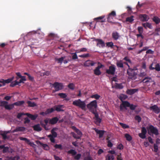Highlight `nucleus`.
I'll return each instance as SVG.
<instances>
[{"label":"nucleus","mask_w":160,"mask_h":160,"mask_svg":"<svg viewBox=\"0 0 160 160\" xmlns=\"http://www.w3.org/2000/svg\"><path fill=\"white\" fill-rule=\"evenodd\" d=\"M138 72V69L136 67H134L133 69L131 68H128L127 70V73L128 75L129 78L132 80L136 79Z\"/></svg>","instance_id":"nucleus-1"},{"label":"nucleus","mask_w":160,"mask_h":160,"mask_svg":"<svg viewBox=\"0 0 160 160\" xmlns=\"http://www.w3.org/2000/svg\"><path fill=\"white\" fill-rule=\"evenodd\" d=\"M87 107L92 113L96 112V109L97 107V101L94 100L91 102L87 105Z\"/></svg>","instance_id":"nucleus-2"},{"label":"nucleus","mask_w":160,"mask_h":160,"mask_svg":"<svg viewBox=\"0 0 160 160\" xmlns=\"http://www.w3.org/2000/svg\"><path fill=\"white\" fill-rule=\"evenodd\" d=\"M73 105L79 107L82 110H85L86 104L85 101H82L81 99H78L75 100L72 102Z\"/></svg>","instance_id":"nucleus-3"},{"label":"nucleus","mask_w":160,"mask_h":160,"mask_svg":"<svg viewBox=\"0 0 160 160\" xmlns=\"http://www.w3.org/2000/svg\"><path fill=\"white\" fill-rule=\"evenodd\" d=\"M147 129L148 134L150 135L152 134H154L156 136H157L159 134L158 129L152 125H150Z\"/></svg>","instance_id":"nucleus-4"},{"label":"nucleus","mask_w":160,"mask_h":160,"mask_svg":"<svg viewBox=\"0 0 160 160\" xmlns=\"http://www.w3.org/2000/svg\"><path fill=\"white\" fill-rule=\"evenodd\" d=\"M52 86L55 89L53 92H55L59 90H61L63 89V85L62 83H59L57 82H55L52 84Z\"/></svg>","instance_id":"nucleus-5"},{"label":"nucleus","mask_w":160,"mask_h":160,"mask_svg":"<svg viewBox=\"0 0 160 160\" xmlns=\"http://www.w3.org/2000/svg\"><path fill=\"white\" fill-rule=\"evenodd\" d=\"M116 68L114 65H112L109 67V69L106 70V73L108 74L114 75L115 74Z\"/></svg>","instance_id":"nucleus-6"},{"label":"nucleus","mask_w":160,"mask_h":160,"mask_svg":"<svg viewBox=\"0 0 160 160\" xmlns=\"http://www.w3.org/2000/svg\"><path fill=\"white\" fill-rule=\"evenodd\" d=\"M116 12L115 11H112L111 13H109L107 17V21L112 24L115 23V22H112V20L113 17L116 16Z\"/></svg>","instance_id":"nucleus-7"},{"label":"nucleus","mask_w":160,"mask_h":160,"mask_svg":"<svg viewBox=\"0 0 160 160\" xmlns=\"http://www.w3.org/2000/svg\"><path fill=\"white\" fill-rule=\"evenodd\" d=\"M130 103L127 101H122V103L120 106V111H122L123 108L126 109V107H129L130 106Z\"/></svg>","instance_id":"nucleus-8"},{"label":"nucleus","mask_w":160,"mask_h":160,"mask_svg":"<svg viewBox=\"0 0 160 160\" xmlns=\"http://www.w3.org/2000/svg\"><path fill=\"white\" fill-rule=\"evenodd\" d=\"M147 133V131L146 128L142 127L141 128V133L138 134V136L141 138L144 139L146 137V134Z\"/></svg>","instance_id":"nucleus-9"},{"label":"nucleus","mask_w":160,"mask_h":160,"mask_svg":"<svg viewBox=\"0 0 160 160\" xmlns=\"http://www.w3.org/2000/svg\"><path fill=\"white\" fill-rule=\"evenodd\" d=\"M149 108L151 110L157 114L160 112V108L158 107L157 105H154L151 106Z\"/></svg>","instance_id":"nucleus-10"},{"label":"nucleus","mask_w":160,"mask_h":160,"mask_svg":"<svg viewBox=\"0 0 160 160\" xmlns=\"http://www.w3.org/2000/svg\"><path fill=\"white\" fill-rule=\"evenodd\" d=\"M8 102L7 101H3L1 102V105L4 107L5 109L8 110L12 109L11 104H8Z\"/></svg>","instance_id":"nucleus-11"},{"label":"nucleus","mask_w":160,"mask_h":160,"mask_svg":"<svg viewBox=\"0 0 160 160\" xmlns=\"http://www.w3.org/2000/svg\"><path fill=\"white\" fill-rule=\"evenodd\" d=\"M139 18L141 21L142 22L147 21L149 19L148 16L146 14H141Z\"/></svg>","instance_id":"nucleus-12"},{"label":"nucleus","mask_w":160,"mask_h":160,"mask_svg":"<svg viewBox=\"0 0 160 160\" xmlns=\"http://www.w3.org/2000/svg\"><path fill=\"white\" fill-rule=\"evenodd\" d=\"M49 118H46L44 120V122H45V124L43 123V122H41L40 124L41 125L42 127L44 128L46 130H49V128L47 127V125L48 123H49Z\"/></svg>","instance_id":"nucleus-13"},{"label":"nucleus","mask_w":160,"mask_h":160,"mask_svg":"<svg viewBox=\"0 0 160 160\" xmlns=\"http://www.w3.org/2000/svg\"><path fill=\"white\" fill-rule=\"evenodd\" d=\"M95 41L98 42L97 46L99 48H103L105 46V44L104 41L102 39H97Z\"/></svg>","instance_id":"nucleus-14"},{"label":"nucleus","mask_w":160,"mask_h":160,"mask_svg":"<svg viewBox=\"0 0 160 160\" xmlns=\"http://www.w3.org/2000/svg\"><path fill=\"white\" fill-rule=\"evenodd\" d=\"M95 62H94L93 61L88 60L85 62L84 63V66L85 67H90V66H93L95 64Z\"/></svg>","instance_id":"nucleus-15"},{"label":"nucleus","mask_w":160,"mask_h":160,"mask_svg":"<svg viewBox=\"0 0 160 160\" xmlns=\"http://www.w3.org/2000/svg\"><path fill=\"white\" fill-rule=\"evenodd\" d=\"M59 120L58 118L57 117H54L52 118H49V124L52 125L56 124Z\"/></svg>","instance_id":"nucleus-16"},{"label":"nucleus","mask_w":160,"mask_h":160,"mask_svg":"<svg viewBox=\"0 0 160 160\" xmlns=\"http://www.w3.org/2000/svg\"><path fill=\"white\" fill-rule=\"evenodd\" d=\"M24 103V101H18L15 102L12 104H11L12 109H13L14 107V106H20L23 104Z\"/></svg>","instance_id":"nucleus-17"},{"label":"nucleus","mask_w":160,"mask_h":160,"mask_svg":"<svg viewBox=\"0 0 160 160\" xmlns=\"http://www.w3.org/2000/svg\"><path fill=\"white\" fill-rule=\"evenodd\" d=\"M138 90L136 89H128L126 91L127 94L132 95L138 91Z\"/></svg>","instance_id":"nucleus-18"},{"label":"nucleus","mask_w":160,"mask_h":160,"mask_svg":"<svg viewBox=\"0 0 160 160\" xmlns=\"http://www.w3.org/2000/svg\"><path fill=\"white\" fill-rule=\"evenodd\" d=\"M63 108V105H56L54 107V108L55 109V110L57 112H63L64 111V110L62 109V108Z\"/></svg>","instance_id":"nucleus-19"},{"label":"nucleus","mask_w":160,"mask_h":160,"mask_svg":"<svg viewBox=\"0 0 160 160\" xmlns=\"http://www.w3.org/2000/svg\"><path fill=\"white\" fill-rule=\"evenodd\" d=\"M93 114L94 115L95 118V123L96 124L100 123L101 122V119L99 118V115L98 113L97 112H94Z\"/></svg>","instance_id":"nucleus-20"},{"label":"nucleus","mask_w":160,"mask_h":160,"mask_svg":"<svg viewBox=\"0 0 160 160\" xmlns=\"http://www.w3.org/2000/svg\"><path fill=\"white\" fill-rule=\"evenodd\" d=\"M37 143L38 144H39L43 148L46 150H48L49 149V147L48 145L45 144H43L39 141H37Z\"/></svg>","instance_id":"nucleus-21"},{"label":"nucleus","mask_w":160,"mask_h":160,"mask_svg":"<svg viewBox=\"0 0 160 160\" xmlns=\"http://www.w3.org/2000/svg\"><path fill=\"white\" fill-rule=\"evenodd\" d=\"M112 35L113 39L115 40H117L120 37L119 34L117 32H113Z\"/></svg>","instance_id":"nucleus-22"},{"label":"nucleus","mask_w":160,"mask_h":160,"mask_svg":"<svg viewBox=\"0 0 160 160\" xmlns=\"http://www.w3.org/2000/svg\"><path fill=\"white\" fill-rule=\"evenodd\" d=\"M26 115H27L32 120H35L38 116V115L37 114L33 115L29 113H26Z\"/></svg>","instance_id":"nucleus-23"},{"label":"nucleus","mask_w":160,"mask_h":160,"mask_svg":"<svg viewBox=\"0 0 160 160\" xmlns=\"http://www.w3.org/2000/svg\"><path fill=\"white\" fill-rule=\"evenodd\" d=\"M105 16L104 15L100 17L95 18L94 19L95 20H97L98 22H99V20H101L100 22H105L106 21V19L104 18Z\"/></svg>","instance_id":"nucleus-24"},{"label":"nucleus","mask_w":160,"mask_h":160,"mask_svg":"<svg viewBox=\"0 0 160 160\" xmlns=\"http://www.w3.org/2000/svg\"><path fill=\"white\" fill-rule=\"evenodd\" d=\"M20 157L19 155H16L13 157H7L5 160H19Z\"/></svg>","instance_id":"nucleus-25"},{"label":"nucleus","mask_w":160,"mask_h":160,"mask_svg":"<svg viewBox=\"0 0 160 160\" xmlns=\"http://www.w3.org/2000/svg\"><path fill=\"white\" fill-rule=\"evenodd\" d=\"M58 130V128H53L51 131V135L54 137H57V134L56 132V131Z\"/></svg>","instance_id":"nucleus-26"},{"label":"nucleus","mask_w":160,"mask_h":160,"mask_svg":"<svg viewBox=\"0 0 160 160\" xmlns=\"http://www.w3.org/2000/svg\"><path fill=\"white\" fill-rule=\"evenodd\" d=\"M95 131L96 132L97 134H99V138H101L102 137L104 134V133L105 132L104 131L98 130V129H97L95 130Z\"/></svg>","instance_id":"nucleus-27"},{"label":"nucleus","mask_w":160,"mask_h":160,"mask_svg":"<svg viewBox=\"0 0 160 160\" xmlns=\"http://www.w3.org/2000/svg\"><path fill=\"white\" fill-rule=\"evenodd\" d=\"M26 128L24 127H18L13 130L12 131L13 132H17L18 131H23L25 130Z\"/></svg>","instance_id":"nucleus-28"},{"label":"nucleus","mask_w":160,"mask_h":160,"mask_svg":"<svg viewBox=\"0 0 160 160\" xmlns=\"http://www.w3.org/2000/svg\"><path fill=\"white\" fill-rule=\"evenodd\" d=\"M33 128L34 130L39 132L40 131L42 130V129L40 127V125L39 124H37L35 125H34L33 127Z\"/></svg>","instance_id":"nucleus-29"},{"label":"nucleus","mask_w":160,"mask_h":160,"mask_svg":"<svg viewBox=\"0 0 160 160\" xmlns=\"http://www.w3.org/2000/svg\"><path fill=\"white\" fill-rule=\"evenodd\" d=\"M152 81L153 80L151 78L149 77H146L142 80L143 82L145 83H146L148 82H152Z\"/></svg>","instance_id":"nucleus-30"},{"label":"nucleus","mask_w":160,"mask_h":160,"mask_svg":"<svg viewBox=\"0 0 160 160\" xmlns=\"http://www.w3.org/2000/svg\"><path fill=\"white\" fill-rule=\"evenodd\" d=\"M134 17L133 16H131L129 17H127L126 19V22H129L132 23L134 20L133 18Z\"/></svg>","instance_id":"nucleus-31"},{"label":"nucleus","mask_w":160,"mask_h":160,"mask_svg":"<svg viewBox=\"0 0 160 160\" xmlns=\"http://www.w3.org/2000/svg\"><path fill=\"white\" fill-rule=\"evenodd\" d=\"M142 25L146 29H147V28L151 29L152 28V26L151 24L148 22L142 23Z\"/></svg>","instance_id":"nucleus-32"},{"label":"nucleus","mask_w":160,"mask_h":160,"mask_svg":"<svg viewBox=\"0 0 160 160\" xmlns=\"http://www.w3.org/2000/svg\"><path fill=\"white\" fill-rule=\"evenodd\" d=\"M94 74L96 75L99 76L101 74L100 69L97 67L94 70Z\"/></svg>","instance_id":"nucleus-33"},{"label":"nucleus","mask_w":160,"mask_h":160,"mask_svg":"<svg viewBox=\"0 0 160 160\" xmlns=\"http://www.w3.org/2000/svg\"><path fill=\"white\" fill-rule=\"evenodd\" d=\"M66 58L65 56L62 57L60 58H56L55 60L56 61H57L58 63H62L63 60Z\"/></svg>","instance_id":"nucleus-34"},{"label":"nucleus","mask_w":160,"mask_h":160,"mask_svg":"<svg viewBox=\"0 0 160 160\" xmlns=\"http://www.w3.org/2000/svg\"><path fill=\"white\" fill-rule=\"evenodd\" d=\"M152 20L157 24L160 23V19L158 17L155 16L152 18Z\"/></svg>","instance_id":"nucleus-35"},{"label":"nucleus","mask_w":160,"mask_h":160,"mask_svg":"<svg viewBox=\"0 0 160 160\" xmlns=\"http://www.w3.org/2000/svg\"><path fill=\"white\" fill-rule=\"evenodd\" d=\"M106 45L108 47H110L111 48H112L114 46V47L117 48V50L119 48V47L117 45H114L113 43L112 42H110L106 43Z\"/></svg>","instance_id":"nucleus-36"},{"label":"nucleus","mask_w":160,"mask_h":160,"mask_svg":"<svg viewBox=\"0 0 160 160\" xmlns=\"http://www.w3.org/2000/svg\"><path fill=\"white\" fill-rule=\"evenodd\" d=\"M115 88L116 89H122L123 88V86L122 83H116L115 84Z\"/></svg>","instance_id":"nucleus-37"},{"label":"nucleus","mask_w":160,"mask_h":160,"mask_svg":"<svg viewBox=\"0 0 160 160\" xmlns=\"http://www.w3.org/2000/svg\"><path fill=\"white\" fill-rule=\"evenodd\" d=\"M106 160H114V156L112 155L108 154L106 157Z\"/></svg>","instance_id":"nucleus-38"},{"label":"nucleus","mask_w":160,"mask_h":160,"mask_svg":"<svg viewBox=\"0 0 160 160\" xmlns=\"http://www.w3.org/2000/svg\"><path fill=\"white\" fill-rule=\"evenodd\" d=\"M116 65L118 68H123L124 67L122 61L121 60L117 62Z\"/></svg>","instance_id":"nucleus-39"},{"label":"nucleus","mask_w":160,"mask_h":160,"mask_svg":"<svg viewBox=\"0 0 160 160\" xmlns=\"http://www.w3.org/2000/svg\"><path fill=\"white\" fill-rule=\"evenodd\" d=\"M27 103L28 104V106L30 107H34L36 106V104L34 102H32L30 101H28Z\"/></svg>","instance_id":"nucleus-40"},{"label":"nucleus","mask_w":160,"mask_h":160,"mask_svg":"<svg viewBox=\"0 0 160 160\" xmlns=\"http://www.w3.org/2000/svg\"><path fill=\"white\" fill-rule=\"evenodd\" d=\"M125 137L126 138V140L128 141H130L132 140V138L131 136L128 133L125 134Z\"/></svg>","instance_id":"nucleus-41"},{"label":"nucleus","mask_w":160,"mask_h":160,"mask_svg":"<svg viewBox=\"0 0 160 160\" xmlns=\"http://www.w3.org/2000/svg\"><path fill=\"white\" fill-rule=\"evenodd\" d=\"M119 125L121 126L123 129L128 128H129L128 125L122 122H119Z\"/></svg>","instance_id":"nucleus-42"},{"label":"nucleus","mask_w":160,"mask_h":160,"mask_svg":"<svg viewBox=\"0 0 160 160\" xmlns=\"http://www.w3.org/2000/svg\"><path fill=\"white\" fill-rule=\"evenodd\" d=\"M48 137L49 138L50 140L52 142L54 143L55 142V140L54 138L56 137H54L51 134L48 135Z\"/></svg>","instance_id":"nucleus-43"},{"label":"nucleus","mask_w":160,"mask_h":160,"mask_svg":"<svg viewBox=\"0 0 160 160\" xmlns=\"http://www.w3.org/2000/svg\"><path fill=\"white\" fill-rule=\"evenodd\" d=\"M54 111V110L53 108L48 109H47V110L46 111V114H47V115L50 113H51L52 112H53Z\"/></svg>","instance_id":"nucleus-44"},{"label":"nucleus","mask_w":160,"mask_h":160,"mask_svg":"<svg viewBox=\"0 0 160 160\" xmlns=\"http://www.w3.org/2000/svg\"><path fill=\"white\" fill-rule=\"evenodd\" d=\"M58 95L62 98H65L67 97V95L66 93H58Z\"/></svg>","instance_id":"nucleus-45"},{"label":"nucleus","mask_w":160,"mask_h":160,"mask_svg":"<svg viewBox=\"0 0 160 160\" xmlns=\"http://www.w3.org/2000/svg\"><path fill=\"white\" fill-rule=\"evenodd\" d=\"M68 87L70 89L73 90L74 89L75 85L73 83H70L68 86Z\"/></svg>","instance_id":"nucleus-46"},{"label":"nucleus","mask_w":160,"mask_h":160,"mask_svg":"<svg viewBox=\"0 0 160 160\" xmlns=\"http://www.w3.org/2000/svg\"><path fill=\"white\" fill-rule=\"evenodd\" d=\"M19 139L21 140L25 141L27 143H28L30 142V140L25 138L20 137L19 138Z\"/></svg>","instance_id":"nucleus-47"},{"label":"nucleus","mask_w":160,"mask_h":160,"mask_svg":"<svg viewBox=\"0 0 160 160\" xmlns=\"http://www.w3.org/2000/svg\"><path fill=\"white\" fill-rule=\"evenodd\" d=\"M127 98V95L122 94L120 96V99L122 102L123 100H124Z\"/></svg>","instance_id":"nucleus-48"},{"label":"nucleus","mask_w":160,"mask_h":160,"mask_svg":"<svg viewBox=\"0 0 160 160\" xmlns=\"http://www.w3.org/2000/svg\"><path fill=\"white\" fill-rule=\"evenodd\" d=\"M138 30L139 34H142L143 32V28L142 27H138Z\"/></svg>","instance_id":"nucleus-49"},{"label":"nucleus","mask_w":160,"mask_h":160,"mask_svg":"<svg viewBox=\"0 0 160 160\" xmlns=\"http://www.w3.org/2000/svg\"><path fill=\"white\" fill-rule=\"evenodd\" d=\"M68 153L69 154H72V155H74L76 154L77 152L74 150L71 149L68 151Z\"/></svg>","instance_id":"nucleus-50"},{"label":"nucleus","mask_w":160,"mask_h":160,"mask_svg":"<svg viewBox=\"0 0 160 160\" xmlns=\"http://www.w3.org/2000/svg\"><path fill=\"white\" fill-rule=\"evenodd\" d=\"M100 97V96L98 94L93 95L91 96V98H94L96 99H98Z\"/></svg>","instance_id":"nucleus-51"},{"label":"nucleus","mask_w":160,"mask_h":160,"mask_svg":"<svg viewBox=\"0 0 160 160\" xmlns=\"http://www.w3.org/2000/svg\"><path fill=\"white\" fill-rule=\"evenodd\" d=\"M54 147L56 149H59L60 150H62V145L61 144H55Z\"/></svg>","instance_id":"nucleus-52"},{"label":"nucleus","mask_w":160,"mask_h":160,"mask_svg":"<svg viewBox=\"0 0 160 160\" xmlns=\"http://www.w3.org/2000/svg\"><path fill=\"white\" fill-rule=\"evenodd\" d=\"M123 60H125V61L128 62H129L130 63H132V62H131V60L127 56L123 58Z\"/></svg>","instance_id":"nucleus-53"},{"label":"nucleus","mask_w":160,"mask_h":160,"mask_svg":"<svg viewBox=\"0 0 160 160\" xmlns=\"http://www.w3.org/2000/svg\"><path fill=\"white\" fill-rule=\"evenodd\" d=\"M75 132L77 133L78 136L79 137H80V138L82 135V132L78 129H77Z\"/></svg>","instance_id":"nucleus-54"},{"label":"nucleus","mask_w":160,"mask_h":160,"mask_svg":"<svg viewBox=\"0 0 160 160\" xmlns=\"http://www.w3.org/2000/svg\"><path fill=\"white\" fill-rule=\"evenodd\" d=\"M17 85H18V83L17 82V81L16 80L15 81L12 82L11 83L10 85V86L12 87H13Z\"/></svg>","instance_id":"nucleus-55"},{"label":"nucleus","mask_w":160,"mask_h":160,"mask_svg":"<svg viewBox=\"0 0 160 160\" xmlns=\"http://www.w3.org/2000/svg\"><path fill=\"white\" fill-rule=\"evenodd\" d=\"M13 79V77L8 78L7 80H5V84L10 82Z\"/></svg>","instance_id":"nucleus-56"},{"label":"nucleus","mask_w":160,"mask_h":160,"mask_svg":"<svg viewBox=\"0 0 160 160\" xmlns=\"http://www.w3.org/2000/svg\"><path fill=\"white\" fill-rule=\"evenodd\" d=\"M90 56L89 54L87 53L79 56V57L82 58H86Z\"/></svg>","instance_id":"nucleus-57"},{"label":"nucleus","mask_w":160,"mask_h":160,"mask_svg":"<svg viewBox=\"0 0 160 160\" xmlns=\"http://www.w3.org/2000/svg\"><path fill=\"white\" fill-rule=\"evenodd\" d=\"M154 69H155L157 71H160V66L159 64H157L155 65V67L154 68Z\"/></svg>","instance_id":"nucleus-58"},{"label":"nucleus","mask_w":160,"mask_h":160,"mask_svg":"<svg viewBox=\"0 0 160 160\" xmlns=\"http://www.w3.org/2000/svg\"><path fill=\"white\" fill-rule=\"evenodd\" d=\"M72 135L73 137L76 139H80V137H79L78 135H77L74 132H72Z\"/></svg>","instance_id":"nucleus-59"},{"label":"nucleus","mask_w":160,"mask_h":160,"mask_svg":"<svg viewBox=\"0 0 160 160\" xmlns=\"http://www.w3.org/2000/svg\"><path fill=\"white\" fill-rule=\"evenodd\" d=\"M129 107L130 108L131 110H133L135 109L137 107V106L136 105H134L132 104H130V106H129Z\"/></svg>","instance_id":"nucleus-60"},{"label":"nucleus","mask_w":160,"mask_h":160,"mask_svg":"<svg viewBox=\"0 0 160 160\" xmlns=\"http://www.w3.org/2000/svg\"><path fill=\"white\" fill-rule=\"evenodd\" d=\"M135 120L138 121V122H139L141 120V117L138 115H137L135 117Z\"/></svg>","instance_id":"nucleus-61"},{"label":"nucleus","mask_w":160,"mask_h":160,"mask_svg":"<svg viewBox=\"0 0 160 160\" xmlns=\"http://www.w3.org/2000/svg\"><path fill=\"white\" fill-rule=\"evenodd\" d=\"M26 115V113H22V112L19 113L17 115V118L18 119H20L21 118V117L22 115Z\"/></svg>","instance_id":"nucleus-62"},{"label":"nucleus","mask_w":160,"mask_h":160,"mask_svg":"<svg viewBox=\"0 0 160 160\" xmlns=\"http://www.w3.org/2000/svg\"><path fill=\"white\" fill-rule=\"evenodd\" d=\"M107 146L108 147L111 148L113 146V144L111 142L110 140L107 141Z\"/></svg>","instance_id":"nucleus-63"},{"label":"nucleus","mask_w":160,"mask_h":160,"mask_svg":"<svg viewBox=\"0 0 160 160\" xmlns=\"http://www.w3.org/2000/svg\"><path fill=\"white\" fill-rule=\"evenodd\" d=\"M84 160H94L90 156H88L85 158Z\"/></svg>","instance_id":"nucleus-64"}]
</instances>
